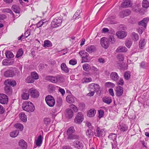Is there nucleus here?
<instances>
[{"mask_svg":"<svg viewBox=\"0 0 149 149\" xmlns=\"http://www.w3.org/2000/svg\"><path fill=\"white\" fill-rule=\"evenodd\" d=\"M132 3L130 0H125L121 4V6L124 8L130 7Z\"/></svg>","mask_w":149,"mask_h":149,"instance_id":"ddd939ff","label":"nucleus"},{"mask_svg":"<svg viewBox=\"0 0 149 149\" xmlns=\"http://www.w3.org/2000/svg\"><path fill=\"white\" fill-rule=\"evenodd\" d=\"M4 89L5 93L7 95H10L12 94V88L10 86L5 85Z\"/></svg>","mask_w":149,"mask_h":149,"instance_id":"aec40b11","label":"nucleus"},{"mask_svg":"<svg viewBox=\"0 0 149 149\" xmlns=\"http://www.w3.org/2000/svg\"><path fill=\"white\" fill-rule=\"evenodd\" d=\"M30 34V32L29 30L26 31L23 35V39L26 38Z\"/></svg>","mask_w":149,"mask_h":149,"instance_id":"338daca9","label":"nucleus"},{"mask_svg":"<svg viewBox=\"0 0 149 149\" xmlns=\"http://www.w3.org/2000/svg\"><path fill=\"white\" fill-rule=\"evenodd\" d=\"M46 79L54 83H55L57 82H62L64 80V77L60 75H58L56 76H47L46 77Z\"/></svg>","mask_w":149,"mask_h":149,"instance_id":"f03ea898","label":"nucleus"},{"mask_svg":"<svg viewBox=\"0 0 149 149\" xmlns=\"http://www.w3.org/2000/svg\"><path fill=\"white\" fill-rule=\"evenodd\" d=\"M14 61H12L10 62H9V61H7L6 60H3L2 63L4 65H10L13 64Z\"/></svg>","mask_w":149,"mask_h":149,"instance_id":"79ce46f5","label":"nucleus"},{"mask_svg":"<svg viewBox=\"0 0 149 149\" xmlns=\"http://www.w3.org/2000/svg\"><path fill=\"white\" fill-rule=\"evenodd\" d=\"M146 42V40L144 39L140 40L139 43V47L141 49H143L145 46Z\"/></svg>","mask_w":149,"mask_h":149,"instance_id":"a878e982","label":"nucleus"},{"mask_svg":"<svg viewBox=\"0 0 149 149\" xmlns=\"http://www.w3.org/2000/svg\"><path fill=\"white\" fill-rule=\"evenodd\" d=\"M69 63L71 65H74L77 63V61L75 59H72L69 61Z\"/></svg>","mask_w":149,"mask_h":149,"instance_id":"69168bd1","label":"nucleus"},{"mask_svg":"<svg viewBox=\"0 0 149 149\" xmlns=\"http://www.w3.org/2000/svg\"><path fill=\"white\" fill-rule=\"evenodd\" d=\"M84 119V117L83 113L79 112L75 118L74 122L76 123L80 124L83 121Z\"/></svg>","mask_w":149,"mask_h":149,"instance_id":"423d86ee","label":"nucleus"},{"mask_svg":"<svg viewBox=\"0 0 149 149\" xmlns=\"http://www.w3.org/2000/svg\"><path fill=\"white\" fill-rule=\"evenodd\" d=\"M96 113V111L95 110L91 109L88 111L87 116L89 117H93L95 116Z\"/></svg>","mask_w":149,"mask_h":149,"instance_id":"f704fd0d","label":"nucleus"},{"mask_svg":"<svg viewBox=\"0 0 149 149\" xmlns=\"http://www.w3.org/2000/svg\"><path fill=\"white\" fill-rule=\"evenodd\" d=\"M95 135L98 137H100L104 136L105 132L103 129H101L98 127H97L94 132Z\"/></svg>","mask_w":149,"mask_h":149,"instance_id":"20e7f679","label":"nucleus"},{"mask_svg":"<svg viewBox=\"0 0 149 149\" xmlns=\"http://www.w3.org/2000/svg\"><path fill=\"white\" fill-rule=\"evenodd\" d=\"M116 35L120 39L125 38L127 35V33L125 31H119L116 32Z\"/></svg>","mask_w":149,"mask_h":149,"instance_id":"2eb2a0df","label":"nucleus"},{"mask_svg":"<svg viewBox=\"0 0 149 149\" xmlns=\"http://www.w3.org/2000/svg\"><path fill=\"white\" fill-rule=\"evenodd\" d=\"M22 107L23 110L29 112H33L35 109L33 104L31 102L28 101L24 102L22 104Z\"/></svg>","mask_w":149,"mask_h":149,"instance_id":"f257e3e1","label":"nucleus"},{"mask_svg":"<svg viewBox=\"0 0 149 149\" xmlns=\"http://www.w3.org/2000/svg\"><path fill=\"white\" fill-rule=\"evenodd\" d=\"M142 6L143 8H147L149 7V2L147 0H143L142 2Z\"/></svg>","mask_w":149,"mask_h":149,"instance_id":"4c0bfd02","label":"nucleus"},{"mask_svg":"<svg viewBox=\"0 0 149 149\" xmlns=\"http://www.w3.org/2000/svg\"><path fill=\"white\" fill-rule=\"evenodd\" d=\"M15 127L17 129H19L22 131L23 129V126L22 124L20 123H17L15 125Z\"/></svg>","mask_w":149,"mask_h":149,"instance_id":"864d4df0","label":"nucleus"},{"mask_svg":"<svg viewBox=\"0 0 149 149\" xmlns=\"http://www.w3.org/2000/svg\"><path fill=\"white\" fill-rule=\"evenodd\" d=\"M61 19H53L51 23V26L53 28L60 26L62 23Z\"/></svg>","mask_w":149,"mask_h":149,"instance_id":"1a4fd4ad","label":"nucleus"},{"mask_svg":"<svg viewBox=\"0 0 149 149\" xmlns=\"http://www.w3.org/2000/svg\"><path fill=\"white\" fill-rule=\"evenodd\" d=\"M12 9L14 12L17 13H19L20 12V8L17 5H13L12 7Z\"/></svg>","mask_w":149,"mask_h":149,"instance_id":"473e14b6","label":"nucleus"},{"mask_svg":"<svg viewBox=\"0 0 149 149\" xmlns=\"http://www.w3.org/2000/svg\"><path fill=\"white\" fill-rule=\"evenodd\" d=\"M131 36L132 39L135 41H137L139 39V35L135 32H133L132 33Z\"/></svg>","mask_w":149,"mask_h":149,"instance_id":"2f4dec72","label":"nucleus"},{"mask_svg":"<svg viewBox=\"0 0 149 149\" xmlns=\"http://www.w3.org/2000/svg\"><path fill=\"white\" fill-rule=\"evenodd\" d=\"M23 54L22 49L21 48L19 49L16 56V57L19 58Z\"/></svg>","mask_w":149,"mask_h":149,"instance_id":"8fccbe9b","label":"nucleus"},{"mask_svg":"<svg viewBox=\"0 0 149 149\" xmlns=\"http://www.w3.org/2000/svg\"><path fill=\"white\" fill-rule=\"evenodd\" d=\"M68 139H78L79 138V136L76 135L71 134L70 135H68Z\"/></svg>","mask_w":149,"mask_h":149,"instance_id":"37998d69","label":"nucleus"},{"mask_svg":"<svg viewBox=\"0 0 149 149\" xmlns=\"http://www.w3.org/2000/svg\"><path fill=\"white\" fill-rule=\"evenodd\" d=\"M131 13V11L129 10L126 9L121 11L119 14V16L120 17L123 18L125 17L128 16Z\"/></svg>","mask_w":149,"mask_h":149,"instance_id":"f8f14e48","label":"nucleus"},{"mask_svg":"<svg viewBox=\"0 0 149 149\" xmlns=\"http://www.w3.org/2000/svg\"><path fill=\"white\" fill-rule=\"evenodd\" d=\"M19 145L23 149H25L27 148V143L23 140H20L19 142Z\"/></svg>","mask_w":149,"mask_h":149,"instance_id":"b1692460","label":"nucleus"},{"mask_svg":"<svg viewBox=\"0 0 149 149\" xmlns=\"http://www.w3.org/2000/svg\"><path fill=\"white\" fill-rule=\"evenodd\" d=\"M62 103V100L61 99H59L57 100L56 107L57 109L59 110L60 109V107L61 106Z\"/></svg>","mask_w":149,"mask_h":149,"instance_id":"a18cd8bd","label":"nucleus"},{"mask_svg":"<svg viewBox=\"0 0 149 149\" xmlns=\"http://www.w3.org/2000/svg\"><path fill=\"white\" fill-rule=\"evenodd\" d=\"M65 115L67 118L70 119L73 116V112L70 109H68L66 110Z\"/></svg>","mask_w":149,"mask_h":149,"instance_id":"a211bd4d","label":"nucleus"},{"mask_svg":"<svg viewBox=\"0 0 149 149\" xmlns=\"http://www.w3.org/2000/svg\"><path fill=\"white\" fill-rule=\"evenodd\" d=\"M52 46V44L51 41L48 40H46L44 41L43 46L44 47H51Z\"/></svg>","mask_w":149,"mask_h":149,"instance_id":"cd10ccee","label":"nucleus"},{"mask_svg":"<svg viewBox=\"0 0 149 149\" xmlns=\"http://www.w3.org/2000/svg\"><path fill=\"white\" fill-rule=\"evenodd\" d=\"M100 43L102 46L105 49H107L109 45L108 39L104 37L100 39Z\"/></svg>","mask_w":149,"mask_h":149,"instance_id":"39448f33","label":"nucleus"},{"mask_svg":"<svg viewBox=\"0 0 149 149\" xmlns=\"http://www.w3.org/2000/svg\"><path fill=\"white\" fill-rule=\"evenodd\" d=\"M66 99L67 102L70 103H73L74 102V97L71 95H68Z\"/></svg>","mask_w":149,"mask_h":149,"instance_id":"bb28decb","label":"nucleus"},{"mask_svg":"<svg viewBox=\"0 0 149 149\" xmlns=\"http://www.w3.org/2000/svg\"><path fill=\"white\" fill-rule=\"evenodd\" d=\"M61 67L62 70L65 73H68L69 72V69L65 63H62L61 65Z\"/></svg>","mask_w":149,"mask_h":149,"instance_id":"393cba45","label":"nucleus"},{"mask_svg":"<svg viewBox=\"0 0 149 149\" xmlns=\"http://www.w3.org/2000/svg\"><path fill=\"white\" fill-rule=\"evenodd\" d=\"M4 75L7 77H12L14 76L15 73L13 70H8L4 72Z\"/></svg>","mask_w":149,"mask_h":149,"instance_id":"6ab92c4d","label":"nucleus"},{"mask_svg":"<svg viewBox=\"0 0 149 149\" xmlns=\"http://www.w3.org/2000/svg\"><path fill=\"white\" fill-rule=\"evenodd\" d=\"M42 137L41 135H39L36 142V145L38 146H40L42 143Z\"/></svg>","mask_w":149,"mask_h":149,"instance_id":"72a5a7b5","label":"nucleus"},{"mask_svg":"<svg viewBox=\"0 0 149 149\" xmlns=\"http://www.w3.org/2000/svg\"><path fill=\"white\" fill-rule=\"evenodd\" d=\"M147 64L144 61H142L140 63V68L143 69H145L147 66Z\"/></svg>","mask_w":149,"mask_h":149,"instance_id":"13d9d810","label":"nucleus"},{"mask_svg":"<svg viewBox=\"0 0 149 149\" xmlns=\"http://www.w3.org/2000/svg\"><path fill=\"white\" fill-rule=\"evenodd\" d=\"M99 113V117L101 118L103 117L104 113V111L101 110H99L98 111Z\"/></svg>","mask_w":149,"mask_h":149,"instance_id":"774afa93","label":"nucleus"},{"mask_svg":"<svg viewBox=\"0 0 149 149\" xmlns=\"http://www.w3.org/2000/svg\"><path fill=\"white\" fill-rule=\"evenodd\" d=\"M124 76L125 79L126 80H128L130 78V74L129 72H126L124 74Z\"/></svg>","mask_w":149,"mask_h":149,"instance_id":"0e129e2a","label":"nucleus"},{"mask_svg":"<svg viewBox=\"0 0 149 149\" xmlns=\"http://www.w3.org/2000/svg\"><path fill=\"white\" fill-rule=\"evenodd\" d=\"M103 101L108 104H110L112 102V100L110 97H105L102 99Z\"/></svg>","mask_w":149,"mask_h":149,"instance_id":"c9c22d12","label":"nucleus"},{"mask_svg":"<svg viewBox=\"0 0 149 149\" xmlns=\"http://www.w3.org/2000/svg\"><path fill=\"white\" fill-rule=\"evenodd\" d=\"M31 76L33 79H37L38 78V74L36 72H32L31 73Z\"/></svg>","mask_w":149,"mask_h":149,"instance_id":"5fc2aeb1","label":"nucleus"},{"mask_svg":"<svg viewBox=\"0 0 149 149\" xmlns=\"http://www.w3.org/2000/svg\"><path fill=\"white\" fill-rule=\"evenodd\" d=\"M148 19H143L141 21L139 22V25L146 28V26L147 23L148 21Z\"/></svg>","mask_w":149,"mask_h":149,"instance_id":"7c9ffc66","label":"nucleus"},{"mask_svg":"<svg viewBox=\"0 0 149 149\" xmlns=\"http://www.w3.org/2000/svg\"><path fill=\"white\" fill-rule=\"evenodd\" d=\"M72 146L76 149H82L84 147L82 142L78 140L73 141Z\"/></svg>","mask_w":149,"mask_h":149,"instance_id":"9d476101","label":"nucleus"},{"mask_svg":"<svg viewBox=\"0 0 149 149\" xmlns=\"http://www.w3.org/2000/svg\"><path fill=\"white\" fill-rule=\"evenodd\" d=\"M86 50L89 53H92L95 52L96 47L95 46L91 45L87 47Z\"/></svg>","mask_w":149,"mask_h":149,"instance_id":"4be33fe9","label":"nucleus"},{"mask_svg":"<svg viewBox=\"0 0 149 149\" xmlns=\"http://www.w3.org/2000/svg\"><path fill=\"white\" fill-rule=\"evenodd\" d=\"M29 92L31 97L33 98H37L39 95L38 91L36 89L32 88L29 90Z\"/></svg>","mask_w":149,"mask_h":149,"instance_id":"6e6552de","label":"nucleus"},{"mask_svg":"<svg viewBox=\"0 0 149 149\" xmlns=\"http://www.w3.org/2000/svg\"><path fill=\"white\" fill-rule=\"evenodd\" d=\"M20 120L23 122H26L27 120L26 116L24 113H20L19 114Z\"/></svg>","mask_w":149,"mask_h":149,"instance_id":"e433bc0d","label":"nucleus"},{"mask_svg":"<svg viewBox=\"0 0 149 149\" xmlns=\"http://www.w3.org/2000/svg\"><path fill=\"white\" fill-rule=\"evenodd\" d=\"M81 12V9L78 10H77L74 15H73V17L74 19H76L78 18L79 19L80 18V14Z\"/></svg>","mask_w":149,"mask_h":149,"instance_id":"58836bf2","label":"nucleus"},{"mask_svg":"<svg viewBox=\"0 0 149 149\" xmlns=\"http://www.w3.org/2000/svg\"><path fill=\"white\" fill-rule=\"evenodd\" d=\"M88 54L87 53H85L84 55L82 57V62H87L90 61V59L88 58Z\"/></svg>","mask_w":149,"mask_h":149,"instance_id":"c756f323","label":"nucleus"},{"mask_svg":"<svg viewBox=\"0 0 149 149\" xmlns=\"http://www.w3.org/2000/svg\"><path fill=\"white\" fill-rule=\"evenodd\" d=\"M119 129L122 132L126 131L128 129V126L125 124H121L119 125Z\"/></svg>","mask_w":149,"mask_h":149,"instance_id":"c85d7f7f","label":"nucleus"},{"mask_svg":"<svg viewBox=\"0 0 149 149\" xmlns=\"http://www.w3.org/2000/svg\"><path fill=\"white\" fill-rule=\"evenodd\" d=\"M119 77L118 74L115 72H111L110 75V78L113 81H117Z\"/></svg>","mask_w":149,"mask_h":149,"instance_id":"dca6fc26","label":"nucleus"},{"mask_svg":"<svg viewBox=\"0 0 149 149\" xmlns=\"http://www.w3.org/2000/svg\"><path fill=\"white\" fill-rule=\"evenodd\" d=\"M108 40L109 42L110 41L112 44H114L116 41L114 37L112 36H110L109 37Z\"/></svg>","mask_w":149,"mask_h":149,"instance_id":"052dcab7","label":"nucleus"},{"mask_svg":"<svg viewBox=\"0 0 149 149\" xmlns=\"http://www.w3.org/2000/svg\"><path fill=\"white\" fill-rule=\"evenodd\" d=\"M132 44V42L130 40H127L125 42V45L128 48H130Z\"/></svg>","mask_w":149,"mask_h":149,"instance_id":"e2e57ef3","label":"nucleus"},{"mask_svg":"<svg viewBox=\"0 0 149 149\" xmlns=\"http://www.w3.org/2000/svg\"><path fill=\"white\" fill-rule=\"evenodd\" d=\"M105 86L107 88H113L115 86L114 84L111 82H107L105 84Z\"/></svg>","mask_w":149,"mask_h":149,"instance_id":"6e6d98bb","label":"nucleus"},{"mask_svg":"<svg viewBox=\"0 0 149 149\" xmlns=\"http://www.w3.org/2000/svg\"><path fill=\"white\" fill-rule=\"evenodd\" d=\"M70 107L71 109H73L74 111L75 112H77L78 111L77 108L73 104L70 105Z\"/></svg>","mask_w":149,"mask_h":149,"instance_id":"680f3d73","label":"nucleus"},{"mask_svg":"<svg viewBox=\"0 0 149 149\" xmlns=\"http://www.w3.org/2000/svg\"><path fill=\"white\" fill-rule=\"evenodd\" d=\"M4 84L5 85H8L10 86H14L16 85V83L15 80L8 79L5 81Z\"/></svg>","mask_w":149,"mask_h":149,"instance_id":"4468645a","label":"nucleus"},{"mask_svg":"<svg viewBox=\"0 0 149 149\" xmlns=\"http://www.w3.org/2000/svg\"><path fill=\"white\" fill-rule=\"evenodd\" d=\"M74 132V127H70L67 131V134L68 135H70L72 134Z\"/></svg>","mask_w":149,"mask_h":149,"instance_id":"603ef678","label":"nucleus"},{"mask_svg":"<svg viewBox=\"0 0 149 149\" xmlns=\"http://www.w3.org/2000/svg\"><path fill=\"white\" fill-rule=\"evenodd\" d=\"M107 23L111 24H115L118 22L115 20V19H107Z\"/></svg>","mask_w":149,"mask_h":149,"instance_id":"4d7b16f0","label":"nucleus"},{"mask_svg":"<svg viewBox=\"0 0 149 149\" xmlns=\"http://www.w3.org/2000/svg\"><path fill=\"white\" fill-rule=\"evenodd\" d=\"M29 93L28 91L26 90L24 92H23L21 94L22 98L24 100H28L29 98Z\"/></svg>","mask_w":149,"mask_h":149,"instance_id":"412c9836","label":"nucleus"},{"mask_svg":"<svg viewBox=\"0 0 149 149\" xmlns=\"http://www.w3.org/2000/svg\"><path fill=\"white\" fill-rule=\"evenodd\" d=\"M18 131L16 130L11 132L10 133V136L11 137L14 138L16 137L18 135Z\"/></svg>","mask_w":149,"mask_h":149,"instance_id":"3c124183","label":"nucleus"},{"mask_svg":"<svg viewBox=\"0 0 149 149\" xmlns=\"http://www.w3.org/2000/svg\"><path fill=\"white\" fill-rule=\"evenodd\" d=\"M26 81L27 82L29 83H32L34 82V80L32 77H31L29 76L27 77L26 79Z\"/></svg>","mask_w":149,"mask_h":149,"instance_id":"bf43d9fd","label":"nucleus"},{"mask_svg":"<svg viewBox=\"0 0 149 149\" xmlns=\"http://www.w3.org/2000/svg\"><path fill=\"white\" fill-rule=\"evenodd\" d=\"M93 132L91 129H88L86 132V135L88 138L91 137L93 135Z\"/></svg>","mask_w":149,"mask_h":149,"instance_id":"49530a36","label":"nucleus"},{"mask_svg":"<svg viewBox=\"0 0 149 149\" xmlns=\"http://www.w3.org/2000/svg\"><path fill=\"white\" fill-rule=\"evenodd\" d=\"M5 54L6 57L8 58H11L14 56L13 53L10 51H8L6 52Z\"/></svg>","mask_w":149,"mask_h":149,"instance_id":"09e8293b","label":"nucleus"},{"mask_svg":"<svg viewBox=\"0 0 149 149\" xmlns=\"http://www.w3.org/2000/svg\"><path fill=\"white\" fill-rule=\"evenodd\" d=\"M47 104L50 107H52L54 105L55 102L54 97L51 95H47L45 98Z\"/></svg>","mask_w":149,"mask_h":149,"instance_id":"7ed1b4c3","label":"nucleus"},{"mask_svg":"<svg viewBox=\"0 0 149 149\" xmlns=\"http://www.w3.org/2000/svg\"><path fill=\"white\" fill-rule=\"evenodd\" d=\"M8 98L7 96L3 94H0V103L5 104L7 103Z\"/></svg>","mask_w":149,"mask_h":149,"instance_id":"9b49d317","label":"nucleus"},{"mask_svg":"<svg viewBox=\"0 0 149 149\" xmlns=\"http://www.w3.org/2000/svg\"><path fill=\"white\" fill-rule=\"evenodd\" d=\"M88 89L89 91L98 92L100 90V87L99 85L97 84L94 83H92L89 85Z\"/></svg>","mask_w":149,"mask_h":149,"instance_id":"0eeeda50","label":"nucleus"},{"mask_svg":"<svg viewBox=\"0 0 149 149\" xmlns=\"http://www.w3.org/2000/svg\"><path fill=\"white\" fill-rule=\"evenodd\" d=\"M127 49L124 46H120L118 47L116 50L117 52H127Z\"/></svg>","mask_w":149,"mask_h":149,"instance_id":"5701e85b","label":"nucleus"},{"mask_svg":"<svg viewBox=\"0 0 149 149\" xmlns=\"http://www.w3.org/2000/svg\"><path fill=\"white\" fill-rule=\"evenodd\" d=\"M82 67L83 70L86 71H88L91 69L90 65L87 63H84Z\"/></svg>","mask_w":149,"mask_h":149,"instance_id":"ea45409f","label":"nucleus"},{"mask_svg":"<svg viewBox=\"0 0 149 149\" xmlns=\"http://www.w3.org/2000/svg\"><path fill=\"white\" fill-rule=\"evenodd\" d=\"M43 122L44 124L47 125L50 124L51 122V120L49 118L46 117L44 118Z\"/></svg>","mask_w":149,"mask_h":149,"instance_id":"c03bdc74","label":"nucleus"},{"mask_svg":"<svg viewBox=\"0 0 149 149\" xmlns=\"http://www.w3.org/2000/svg\"><path fill=\"white\" fill-rule=\"evenodd\" d=\"M117 135L116 134L114 133H111L108 136L109 139L112 140L113 141H114L116 139Z\"/></svg>","mask_w":149,"mask_h":149,"instance_id":"a19ab883","label":"nucleus"},{"mask_svg":"<svg viewBox=\"0 0 149 149\" xmlns=\"http://www.w3.org/2000/svg\"><path fill=\"white\" fill-rule=\"evenodd\" d=\"M45 19H42L41 20L38 22L37 24V26L38 28L41 27L42 25L47 22V20L45 21Z\"/></svg>","mask_w":149,"mask_h":149,"instance_id":"de8ad7c7","label":"nucleus"},{"mask_svg":"<svg viewBox=\"0 0 149 149\" xmlns=\"http://www.w3.org/2000/svg\"><path fill=\"white\" fill-rule=\"evenodd\" d=\"M116 95L118 97L121 96L123 93V87L118 86L116 88Z\"/></svg>","mask_w":149,"mask_h":149,"instance_id":"f3484780","label":"nucleus"}]
</instances>
